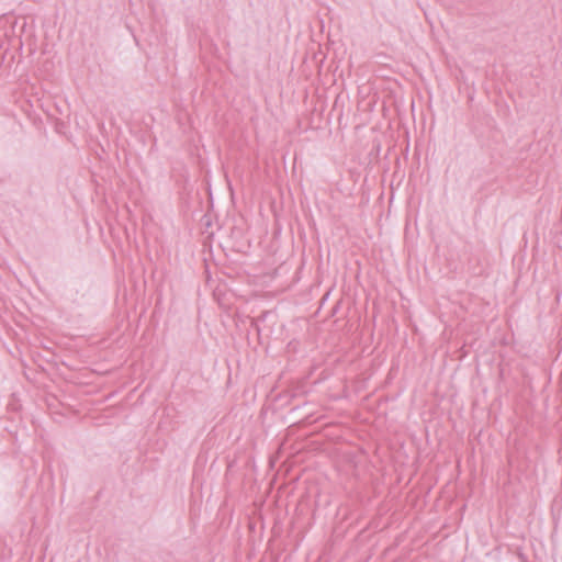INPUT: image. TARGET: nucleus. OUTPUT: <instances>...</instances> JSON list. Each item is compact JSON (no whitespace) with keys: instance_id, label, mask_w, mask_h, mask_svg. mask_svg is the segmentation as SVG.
<instances>
[{"instance_id":"1","label":"nucleus","mask_w":562,"mask_h":562,"mask_svg":"<svg viewBox=\"0 0 562 562\" xmlns=\"http://www.w3.org/2000/svg\"><path fill=\"white\" fill-rule=\"evenodd\" d=\"M26 26L24 18H18L14 14H4L0 16V41L5 42V46H12L13 40H18L19 47H22V34Z\"/></svg>"},{"instance_id":"2","label":"nucleus","mask_w":562,"mask_h":562,"mask_svg":"<svg viewBox=\"0 0 562 562\" xmlns=\"http://www.w3.org/2000/svg\"><path fill=\"white\" fill-rule=\"evenodd\" d=\"M20 47L18 40H13L12 46H5V42L0 41V77L7 78L16 71L20 58Z\"/></svg>"}]
</instances>
